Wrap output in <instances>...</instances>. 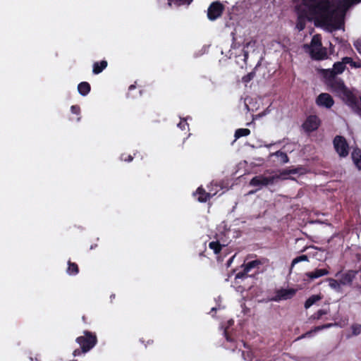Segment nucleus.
Masks as SVG:
<instances>
[{
	"label": "nucleus",
	"instance_id": "1",
	"mask_svg": "<svg viewBox=\"0 0 361 361\" xmlns=\"http://www.w3.org/2000/svg\"><path fill=\"white\" fill-rule=\"evenodd\" d=\"M361 0H307L305 4L312 13L324 24L339 27L347 11Z\"/></svg>",
	"mask_w": 361,
	"mask_h": 361
},
{
	"label": "nucleus",
	"instance_id": "20",
	"mask_svg": "<svg viewBox=\"0 0 361 361\" xmlns=\"http://www.w3.org/2000/svg\"><path fill=\"white\" fill-rule=\"evenodd\" d=\"M270 156H276L279 157L282 164H286L289 161V159L287 154L281 151H277L274 153H272L270 154Z\"/></svg>",
	"mask_w": 361,
	"mask_h": 361
},
{
	"label": "nucleus",
	"instance_id": "23",
	"mask_svg": "<svg viewBox=\"0 0 361 361\" xmlns=\"http://www.w3.org/2000/svg\"><path fill=\"white\" fill-rule=\"evenodd\" d=\"M209 248L214 250V253L220 252L221 250V245L218 241H213L209 244Z\"/></svg>",
	"mask_w": 361,
	"mask_h": 361
},
{
	"label": "nucleus",
	"instance_id": "11",
	"mask_svg": "<svg viewBox=\"0 0 361 361\" xmlns=\"http://www.w3.org/2000/svg\"><path fill=\"white\" fill-rule=\"evenodd\" d=\"M296 291L295 289H281L276 292V294L274 298L275 301H279L282 300H287L291 298L295 294Z\"/></svg>",
	"mask_w": 361,
	"mask_h": 361
},
{
	"label": "nucleus",
	"instance_id": "6",
	"mask_svg": "<svg viewBox=\"0 0 361 361\" xmlns=\"http://www.w3.org/2000/svg\"><path fill=\"white\" fill-rule=\"evenodd\" d=\"M334 147L341 157H345L349 153L348 144L343 136L336 135L333 141Z\"/></svg>",
	"mask_w": 361,
	"mask_h": 361
},
{
	"label": "nucleus",
	"instance_id": "21",
	"mask_svg": "<svg viewBox=\"0 0 361 361\" xmlns=\"http://www.w3.org/2000/svg\"><path fill=\"white\" fill-rule=\"evenodd\" d=\"M250 130L247 128H239L235 133V139L250 135Z\"/></svg>",
	"mask_w": 361,
	"mask_h": 361
},
{
	"label": "nucleus",
	"instance_id": "12",
	"mask_svg": "<svg viewBox=\"0 0 361 361\" xmlns=\"http://www.w3.org/2000/svg\"><path fill=\"white\" fill-rule=\"evenodd\" d=\"M329 274V271L327 269H316L313 271L306 273L305 276L310 281H312L319 277L326 276Z\"/></svg>",
	"mask_w": 361,
	"mask_h": 361
},
{
	"label": "nucleus",
	"instance_id": "35",
	"mask_svg": "<svg viewBox=\"0 0 361 361\" xmlns=\"http://www.w3.org/2000/svg\"><path fill=\"white\" fill-rule=\"evenodd\" d=\"M122 159H123V160H125V161H132V160H133V157H132V156L129 155V156L128 157V159H123V157H122Z\"/></svg>",
	"mask_w": 361,
	"mask_h": 361
},
{
	"label": "nucleus",
	"instance_id": "37",
	"mask_svg": "<svg viewBox=\"0 0 361 361\" xmlns=\"http://www.w3.org/2000/svg\"><path fill=\"white\" fill-rule=\"evenodd\" d=\"M135 88V85H132L129 87V90H133Z\"/></svg>",
	"mask_w": 361,
	"mask_h": 361
},
{
	"label": "nucleus",
	"instance_id": "2",
	"mask_svg": "<svg viewBox=\"0 0 361 361\" xmlns=\"http://www.w3.org/2000/svg\"><path fill=\"white\" fill-rule=\"evenodd\" d=\"M297 172V169L283 170L279 174L267 176L268 171H267L264 174L253 177L250 181V185L253 187H257V190H259L263 187L273 185L279 180L286 179L287 176L295 174Z\"/></svg>",
	"mask_w": 361,
	"mask_h": 361
},
{
	"label": "nucleus",
	"instance_id": "22",
	"mask_svg": "<svg viewBox=\"0 0 361 361\" xmlns=\"http://www.w3.org/2000/svg\"><path fill=\"white\" fill-rule=\"evenodd\" d=\"M329 312V310H319L316 313L311 316L310 319L319 320L322 318L323 315L327 314Z\"/></svg>",
	"mask_w": 361,
	"mask_h": 361
},
{
	"label": "nucleus",
	"instance_id": "26",
	"mask_svg": "<svg viewBox=\"0 0 361 361\" xmlns=\"http://www.w3.org/2000/svg\"><path fill=\"white\" fill-rule=\"evenodd\" d=\"M337 324H324V325H322V326H315L312 331H314V333H316L319 331H321V330H323V329H328V328H330L331 326H336Z\"/></svg>",
	"mask_w": 361,
	"mask_h": 361
},
{
	"label": "nucleus",
	"instance_id": "30",
	"mask_svg": "<svg viewBox=\"0 0 361 361\" xmlns=\"http://www.w3.org/2000/svg\"><path fill=\"white\" fill-rule=\"evenodd\" d=\"M357 51L361 54V39L357 40L354 44Z\"/></svg>",
	"mask_w": 361,
	"mask_h": 361
},
{
	"label": "nucleus",
	"instance_id": "28",
	"mask_svg": "<svg viewBox=\"0 0 361 361\" xmlns=\"http://www.w3.org/2000/svg\"><path fill=\"white\" fill-rule=\"evenodd\" d=\"M254 77V73H250L244 77H243L242 80L245 83L249 82Z\"/></svg>",
	"mask_w": 361,
	"mask_h": 361
},
{
	"label": "nucleus",
	"instance_id": "31",
	"mask_svg": "<svg viewBox=\"0 0 361 361\" xmlns=\"http://www.w3.org/2000/svg\"><path fill=\"white\" fill-rule=\"evenodd\" d=\"M247 273H245V270L243 269V271L238 272L235 275V279H243L245 277Z\"/></svg>",
	"mask_w": 361,
	"mask_h": 361
},
{
	"label": "nucleus",
	"instance_id": "19",
	"mask_svg": "<svg viewBox=\"0 0 361 361\" xmlns=\"http://www.w3.org/2000/svg\"><path fill=\"white\" fill-rule=\"evenodd\" d=\"M327 281H329V286L336 291H340L341 290V283L339 281V280H336L331 278L327 279Z\"/></svg>",
	"mask_w": 361,
	"mask_h": 361
},
{
	"label": "nucleus",
	"instance_id": "7",
	"mask_svg": "<svg viewBox=\"0 0 361 361\" xmlns=\"http://www.w3.org/2000/svg\"><path fill=\"white\" fill-rule=\"evenodd\" d=\"M224 6L219 1L213 2L207 10V16L209 20H214L221 16Z\"/></svg>",
	"mask_w": 361,
	"mask_h": 361
},
{
	"label": "nucleus",
	"instance_id": "8",
	"mask_svg": "<svg viewBox=\"0 0 361 361\" xmlns=\"http://www.w3.org/2000/svg\"><path fill=\"white\" fill-rule=\"evenodd\" d=\"M356 274V271L350 270L343 274L338 272L336 274V276L338 277L339 281L342 286H348L351 285L353 281L355 278Z\"/></svg>",
	"mask_w": 361,
	"mask_h": 361
},
{
	"label": "nucleus",
	"instance_id": "40",
	"mask_svg": "<svg viewBox=\"0 0 361 361\" xmlns=\"http://www.w3.org/2000/svg\"><path fill=\"white\" fill-rule=\"evenodd\" d=\"M224 334H225V335H226V340L229 341V338H228V336H227V335H226V331H224Z\"/></svg>",
	"mask_w": 361,
	"mask_h": 361
},
{
	"label": "nucleus",
	"instance_id": "33",
	"mask_svg": "<svg viewBox=\"0 0 361 361\" xmlns=\"http://www.w3.org/2000/svg\"><path fill=\"white\" fill-rule=\"evenodd\" d=\"M188 124L185 123V122H180L178 124V126L184 130L185 129V126H187Z\"/></svg>",
	"mask_w": 361,
	"mask_h": 361
},
{
	"label": "nucleus",
	"instance_id": "34",
	"mask_svg": "<svg viewBox=\"0 0 361 361\" xmlns=\"http://www.w3.org/2000/svg\"><path fill=\"white\" fill-rule=\"evenodd\" d=\"M350 66L354 68H360L361 64L358 62H355L353 61V63H351Z\"/></svg>",
	"mask_w": 361,
	"mask_h": 361
},
{
	"label": "nucleus",
	"instance_id": "18",
	"mask_svg": "<svg viewBox=\"0 0 361 361\" xmlns=\"http://www.w3.org/2000/svg\"><path fill=\"white\" fill-rule=\"evenodd\" d=\"M352 158L355 165L361 169V152L360 150H354L352 153Z\"/></svg>",
	"mask_w": 361,
	"mask_h": 361
},
{
	"label": "nucleus",
	"instance_id": "36",
	"mask_svg": "<svg viewBox=\"0 0 361 361\" xmlns=\"http://www.w3.org/2000/svg\"><path fill=\"white\" fill-rule=\"evenodd\" d=\"M235 257V255H233L228 261V266L229 267L231 264L232 263L233 258Z\"/></svg>",
	"mask_w": 361,
	"mask_h": 361
},
{
	"label": "nucleus",
	"instance_id": "14",
	"mask_svg": "<svg viewBox=\"0 0 361 361\" xmlns=\"http://www.w3.org/2000/svg\"><path fill=\"white\" fill-rule=\"evenodd\" d=\"M262 264L260 260H253L242 265V268H244L245 273H248L251 269L258 268Z\"/></svg>",
	"mask_w": 361,
	"mask_h": 361
},
{
	"label": "nucleus",
	"instance_id": "27",
	"mask_svg": "<svg viewBox=\"0 0 361 361\" xmlns=\"http://www.w3.org/2000/svg\"><path fill=\"white\" fill-rule=\"evenodd\" d=\"M192 0H168V5L171 6L172 3L181 5L184 4H189Z\"/></svg>",
	"mask_w": 361,
	"mask_h": 361
},
{
	"label": "nucleus",
	"instance_id": "15",
	"mask_svg": "<svg viewBox=\"0 0 361 361\" xmlns=\"http://www.w3.org/2000/svg\"><path fill=\"white\" fill-rule=\"evenodd\" d=\"M66 272L68 275H77L79 273L78 265L76 263L72 262L69 260L68 262V268L66 269Z\"/></svg>",
	"mask_w": 361,
	"mask_h": 361
},
{
	"label": "nucleus",
	"instance_id": "41",
	"mask_svg": "<svg viewBox=\"0 0 361 361\" xmlns=\"http://www.w3.org/2000/svg\"><path fill=\"white\" fill-rule=\"evenodd\" d=\"M216 310V308L213 307V308L212 309V311H214V310Z\"/></svg>",
	"mask_w": 361,
	"mask_h": 361
},
{
	"label": "nucleus",
	"instance_id": "16",
	"mask_svg": "<svg viewBox=\"0 0 361 361\" xmlns=\"http://www.w3.org/2000/svg\"><path fill=\"white\" fill-rule=\"evenodd\" d=\"M345 68V67L343 65V63H342L341 61H338L334 63L332 70L330 71V73L332 75L341 74L343 72Z\"/></svg>",
	"mask_w": 361,
	"mask_h": 361
},
{
	"label": "nucleus",
	"instance_id": "5",
	"mask_svg": "<svg viewBox=\"0 0 361 361\" xmlns=\"http://www.w3.org/2000/svg\"><path fill=\"white\" fill-rule=\"evenodd\" d=\"M304 49L308 52L311 57L316 60H322L326 58L327 53L325 48L322 46L321 38L319 35H314L310 45H304Z\"/></svg>",
	"mask_w": 361,
	"mask_h": 361
},
{
	"label": "nucleus",
	"instance_id": "25",
	"mask_svg": "<svg viewBox=\"0 0 361 361\" xmlns=\"http://www.w3.org/2000/svg\"><path fill=\"white\" fill-rule=\"evenodd\" d=\"M352 335L357 336L361 334V324H354L351 326Z\"/></svg>",
	"mask_w": 361,
	"mask_h": 361
},
{
	"label": "nucleus",
	"instance_id": "29",
	"mask_svg": "<svg viewBox=\"0 0 361 361\" xmlns=\"http://www.w3.org/2000/svg\"><path fill=\"white\" fill-rule=\"evenodd\" d=\"M342 63H343V65L345 66V64H351L353 63V59L350 57H344L342 59L341 61Z\"/></svg>",
	"mask_w": 361,
	"mask_h": 361
},
{
	"label": "nucleus",
	"instance_id": "17",
	"mask_svg": "<svg viewBox=\"0 0 361 361\" xmlns=\"http://www.w3.org/2000/svg\"><path fill=\"white\" fill-rule=\"evenodd\" d=\"M322 297L319 295H313L310 297L305 302V309L310 308L312 305H313L315 302L320 300Z\"/></svg>",
	"mask_w": 361,
	"mask_h": 361
},
{
	"label": "nucleus",
	"instance_id": "13",
	"mask_svg": "<svg viewBox=\"0 0 361 361\" xmlns=\"http://www.w3.org/2000/svg\"><path fill=\"white\" fill-rule=\"evenodd\" d=\"M215 193L212 194L211 192H206L202 188H199L196 192L194 194L195 196H197L198 201L201 202H206L211 197L214 195Z\"/></svg>",
	"mask_w": 361,
	"mask_h": 361
},
{
	"label": "nucleus",
	"instance_id": "32",
	"mask_svg": "<svg viewBox=\"0 0 361 361\" xmlns=\"http://www.w3.org/2000/svg\"><path fill=\"white\" fill-rule=\"evenodd\" d=\"M314 333V331H312V329L310 331H307L306 332L305 334H302V336H300L298 339H301V338H306V337H309L311 336V334Z\"/></svg>",
	"mask_w": 361,
	"mask_h": 361
},
{
	"label": "nucleus",
	"instance_id": "10",
	"mask_svg": "<svg viewBox=\"0 0 361 361\" xmlns=\"http://www.w3.org/2000/svg\"><path fill=\"white\" fill-rule=\"evenodd\" d=\"M319 126V119L316 116H310L303 124L304 128L309 132L315 130Z\"/></svg>",
	"mask_w": 361,
	"mask_h": 361
},
{
	"label": "nucleus",
	"instance_id": "3",
	"mask_svg": "<svg viewBox=\"0 0 361 361\" xmlns=\"http://www.w3.org/2000/svg\"><path fill=\"white\" fill-rule=\"evenodd\" d=\"M331 86L336 91L343 94L346 104L361 116V97H357L348 90L344 83L341 80L336 81L335 84H332Z\"/></svg>",
	"mask_w": 361,
	"mask_h": 361
},
{
	"label": "nucleus",
	"instance_id": "24",
	"mask_svg": "<svg viewBox=\"0 0 361 361\" xmlns=\"http://www.w3.org/2000/svg\"><path fill=\"white\" fill-rule=\"evenodd\" d=\"M308 261V257L307 255H300L299 257H295V259H293L292 262H291V267H290V270L292 269V268L298 263L300 262H307Z\"/></svg>",
	"mask_w": 361,
	"mask_h": 361
},
{
	"label": "nucleus",
	"instance_id": "38",
	"mask_svg": "<svg viewBox=\"0 0 361 361\" xmlns=\"http://www.w3.org/2000/svg\"><path fill=\"white\" fill-rule=\"evenodd\" d=\"M82 320H83V322H85V323L87 322H86V317H85V316H82Z\"/></svg>",
	"mask_w": 361,
	"mask_h": 361
},
{
	"label": "nucleus",
	"instance_id": "9",
	"mask_svg": "<svg viewBox=\"0 0 361 361\" xmlns=\"http://www.w3.org/2000/svg\"><path fill=\"white\" fill-rule=\"evenodd\" d=\"M316 103L319 106L329 109L334 105V101L329 94L322 93L317 97Z\"/></svg>",
	"mask_w": 361,
	"mask_h": 361
},
{
	"label": "nucleus",
	"instance_id": "39",
	"mask_svg": "<svg viewBox=\"0 0 361 361\" xmlns=\"http://www.w3.org/2000/svg\"><path fill=\"white\" fill-rule=\"evenodd\" d=\"M233 321H232V320H230V321L228 322L229 325H232V324H233Z\"/></svg>",
	"mask_w": 361,
	"mask_h": 361
},
{
	"label": "nucleus",
	"instance_id": "4",
	"mask_svg": "<svg viewBox=\"0 0 361 361\" xmlns=\"http://www.w3.org/2000/svg\"><path fill=\"white\" fill-rule=\"evenodd\" d=\"M75 341L79 344L80 348L73 350L74 357L80 356L82 353H86L93 348L97 343V338L94 334L85 331L84 335L77 337Z\"/></svg>",
	"mask_w": 361,
	"mask_h": 361
}]
</instances>
